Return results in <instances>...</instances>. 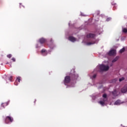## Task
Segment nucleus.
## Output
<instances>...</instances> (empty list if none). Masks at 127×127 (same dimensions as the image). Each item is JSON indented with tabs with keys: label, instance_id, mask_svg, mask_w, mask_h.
<instances>
[{
	"label": "nucleus",
	"instance_id": "f257e3e1",
	"mask_svg": "<svg viewBox=\"0 0 127 127\" xmlns=\"http://www.w3.org/2000/svg\"><path fill=\"white\" fill-rule=\"evenodd\" d=\"M78 74L73 72V73H70L69 75H66L64 77V84L66 85V84H69L72 80H76L78 78Z\"/></svg>",
	"mask_w": 127,
	"mask_h": 127
},
{
	"label": "nucleus",
	"instance_id": "f03ea898",
	"mask_svg": "<svg viewBox=\"0 0 127 127\" xmlns=\"http://www.w3.org/2000/svg\"><path fill=\"white\" fill-rule=\"evenodd\" d=\"M99 69L100 72L103 71H108L110 69V67L108 65H105L104 64H100L99 65Z\"/></svg>",
	"mask_w": 127,
	"mask_h": 127
},
{
	"label": "nucleus",
	"instance_id": "7ed1b4c3",
	"mask_svg": "<svg viewBox=\"0 0 127 127\" xmlns=\"http://www.w3.org/2000/svg\"><path fill=\"white\" fill-rule=\"evenodd\" d=\"M13 122V119L9 116H7L5 120V124H9V123H12Z\"/></svg>",
	"mask_w": 127,
	"mask_h": 127
},
{
	"label": "nucleus",
	"instance_id": "20e7f679",
	"mask_svg": "<svg viewBox=\"0 0 127 127\" xmlns=\"http://www.w3.org/2000/svg\"><path fill=\"white\" fill-rule=\"evenodd\" d=\"M108 55H109V56H113L114 55H116V50H111L108 53Z\"/></svg>",
	"mask_w": 127,
	"mask_h": 127
},
{
	"label": "nucleus",
	"instance_id": "39448f33",
	"mask_svg": "<svg viewBox=\"0 0 127 127\" xmlns=\"http://www.w3.org/2000/svg\"><path fill=\"white\" fill-rule=\"evenodd\" d=\"M96 36V34L89 33L86 35L87 38H94Z\"/></svg>",
	"mask_w": 127,
	"mask_h": 127
},
{
	"label": "nucleus",
	"instance_id": "423d86ee",
	"mask_svg": "<svg viewBox=\"0 0 127 127\" xmlns=\"http://www.w3.org/2000/svg\"><path fill=\"white\" fill-rule=\"evenodd\" d=\"M68 40H69V41H71V42H75V41H76V38L73 36H69L68 37Z\"/></svg>",
	"mask_w": 127,
	"mask_h": 127
},
{
	"label": "nucleus",
	"instance_id": "0eeeda50",
	"mask_svg": "<svg viewBox=\"0 0 127 127\" xmlns=\"http://www.w3.org/2000/svg\"><path fill=\"white\" fill-rule=\"evenodd\" d=\"M122 93H127V86L126 85L121 89Z\"/></svg>",
	"mask_w": 127,
	"mask_h": 127
},
{
	"label": "nucleus",
	"instance_id": "6e6552de",
	"mask_svg": "<svg viewBox=\"0 0 127 127\" xmlns=\"http://www.w3.org/2000/svg\"><path fill=\"white\" fill-rule=\"evenodd\" d=\"M39 42L41 44H43V43H45L46 42V39L42 38L39 39Z\"/></svg>",
	"mask_w": 127,
	"mask_h": 127
},
{
	"label": "nucleus",
	"instance_id": "1a4fd4ad",
	"mask_svg": "<svg viewBox=\"0 0 127 127\" xmlns=\"http://www.w3.org/2000/svg\"><path fill=\"white\" fill-rule=\"evenodd\" d=\"M112 94H113V96H115V97L117 96H118V92L116 90H114V91L112 92Z\"/></svg>",
	"mask_w": 127,
	"mask_h": 127
},
{
	"label": "nucleus",
	"instance_id": "9d476101",
	"mask_svg": "<svg viewBox=\"0 0 127 127\" xmlns=\"http://www.w3.org/2000/svg\"><path fill=\"white\" fill-rule=\"evenodd\" d=\"M119 57H116L113 60H112V63H115V62H117L118 60H119Z\"/></svg>",
	"mask_w": 127,
	"mask_h": 127
},
{
	"label": "nucleus",
	"instance_id": "9b49d317",
	"mask_svg": "<svg viewBox=\"0 0 127 127\" xmlns=\"http://www.w3.org/2000/svg\"><path fill=\"white\" fill-rule=\"evenodd\" d=\"M41 53H45L44 56H46V55H47V53H46V50H45V49H42L41 50Z\"/></svg>",
	"mask_w": 127,
	"mask_h": 127
},
{
	"label": "nucleus",
	"instance_id": "f8f14e48",
	"mask_svg": "<svg viewBox=\"0 0 127 127\" xmlns=\"http://www.w3.org/2000/svg\"><path fill=\"white\" fill-rule=\"evenodd\" d=\"M114 105H121V101L119 100L116 101L115 102Z\"/></svg>",
	"mask_w": 127,
	"mask_h": 127
},
{
	"label": "nucleus",
	"instance_id": "ddd939ff",
	"mask_svg": "<svg viewBox=\"0 0 127 127\" xmlns=\"http://www.w3.org/2000/svg\"><path fill=\"white\" fill-rule=\"evenodd\" d=\"M106 101L105 99H103V101L99 102V104H100V105H101L102 106H104L105 105V102Z\"/></svg>",
	"mask_w": 127,
	"mask_h": 127
},
{
	"label": "nucleus",
	"instance_id": "4468645a",
	"mask_svg": "<svg viewBox=\"0 0 127 127\" xmlns=\"http://www.w3.org/2000/svg\"><path fill=\"white\" fill-rule=\"evenodd\" d=\"M103 98H104L103 99V100H105V101H108V99L107 98V95L106 94H104L103 95Z\"/></svg>",
	"mask_w": 127,
	"mask_h": 127
},
{
	"label": "nucleus",
	"instance_id": "2eb2a0df",
	"mask_svg": "<svg viewBox=\"0 0 127 127\" xmlns=\"http://www.w3.org/2000/svg\"><path fill=\"white\" fill-rule=\"evenodd\" d=\"M125 50L126 49H125V48H123V49L120 50V53H123V52H125Z\"/></svg>",
	"mask_w": 127,
	"mask_h": 127
},
{
	"label": "nucleus",
	"instance_id": "dca6fc26",
	"mask_svg": "<svg viewBox=\"0 0 127 127\" xmlns=\"http://www.w3.org/2000/svg\"><path fill=\"white\" fill-rule=\"evenodd\" d=\"M87 45H92V44H95V42H88L87 43Z\"/></svg>",
	"mask_w": 127,
	"mask_h": 127
},
{
	"label": "nucleus",
	"instance_id": "f3484780",
	"mask_svg": "<svg viewBox=\"0 0 127 127\" xmlns=\"http://www.w3.org/2000/svg\"><path fill=\"white\" fill-rule=\"evenodd\" d=\"M123 32L124 33H127V28H124L123 30Z\"/></svg>",
	"mask_w": 127,
	"mask_h": 127
},
{
	"label": "nucleus",
	"instance_id": "a211bd4d",
	"mask_svg": "<svg viewBox=\"0 0 127 127\" xmlns=\"http://www.w3.org/2000/svg\"><path fill=\"white\" fill-rule=\"evenodd\" d=\"M16 81H18L19 83H20V77H18L16 79Z\"/></svg>",
	"mask_w": 127,
	"mask_h": 127
},
{
	"label": "nucleus",
	"instance_id": "6ab92c4d",
	"mask_svg": "<svg viewBox=\"0 0 127 127\" xmlns=\"http://www.w3.org/2000/svg\"><path fill=\"white\" fill-rule=\"evenodd\" d=\"M96 77H97V74H95L92 76L91 79H95Z\"/></svg>",
	"mask_w": 127,
	"mask_h": 127
},
{
	"label": "nucleus",
	"instance_id": "aec40b11",
	"mask_svg": "<svg viewBox=\"0 0 127 127\" xmlns=\"http://www.w3.org/2000/svg\"><path fill=\"white\" fill-rule=\"evenodd\" d=\"M124 80H125V77H122L119 79V82H122V81H124Z\"/></svg>",
	"mask_w": 127,
	"mask_h": 127
},
{
	"label": "nucleus",
	"instance_id": "412c9836",
	"mask_svg": "<svg viewBox=\"0 0 127 127\" xmlns=\"http://www.w3.org/2000/svg\"><path fill=\"white\" fill-rule=\"evenodd\" d=\"M12 79H13L12 76H10V77H9V81H10L11 82H12Z\"/></svg>",
	"mask_w": 127,
	"mask_h": 127
},
{
	"label": "nucleus",
	"instance_id": "4be33fe9",
	"mask_svg": "<svg viewBox=\"0 0 127 127\" xmlns=\"http://www.w3.org/2000/svg\"><path fill=\"white\" fill-rule=\"evenodd\" d=\"M11 60H12L13 62H15V58H12Z\"/></svg>",
	"mask_w": 127,
	"mask_h": 127
},
{
	"label": "nucleus",
	"instance_id": "5701e85b",
	"mask_svg": "<svg viewBox=\"0 0 127 127\" xmlns=\"http://www.w3.org/2000/svg\"><path fill=\"white\" fill-rule=\"evenodd\" d=\"M8 58H11V55H7Z\"/></svg>",
	"mask_w": 127,
	"mask_h": 127
},
{
	"label": "nucleus",
	"instance_id": "b1692460",
	"mask_svg": "<svg viewBox=\"0 0 127 127\" xmlns=\"http://www.w3.org/2000/svg\"><path fill=\"white\" fill-rule=\"evenodd\" d=\"M96 14H97V15H99V14H100V11L96 12Z\"/></svg>",
	"mask_w": 127,
	"mask_h": 127
},
{
	"label": "nucleus",
	"instance_id": "393cba45",
	"mask_svg": "<svg viewBox=\"0 0 127 127\" xmlns=\"http://www.w3.org/2000/svg\"><path fill=\"white\" fill-rule=\"evenodd\" d=\"M50 41L52 43V42H53V40L52 39H51Z\"/></svg>",
	"mask_w": 127,
	"mask_h": 127
},
{
	"label": "nucleus",
	"instance_id": "a878e982",
	"mask_svg": "<svg viewBox=\"0 0 127 127\" xmlns=\"http://www.w3.org/2000/svg\"><path fill=\"white\" fill-rule=\"evenodd\" d=\"M5 105V104H3V103L2 104V107H3V108H4V105Z\"/></svg>",
	"mask_w": 127,
	"mask_h": 127
},
{
	"label": "nucleus",
	"instance_id": "bb28decb",
	"mask_svg": "<svg viewBox=\"0 0 127 127\" xmlns=\"http://www.w3.org/2000/svg\"><path fill=\"white\" fill-rule=\"evenodd\" d=\"M107 21H109V20H110V18H108V19H107Z\"/></svg>",
	"mask_w": 127,
	"mask_h": 127
}]
</instances>
